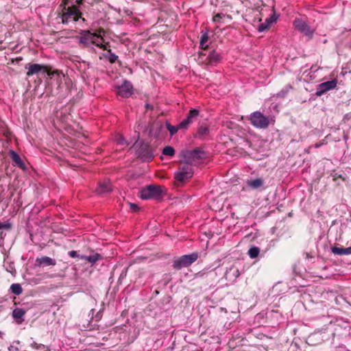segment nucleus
Instances as JSON below:
<instances>
[{
    "mask_svg": "<svg viewBox=\"0 0 351 351\" xmlns=\"http://www.w3.org/2000/svg\"><path fill=\"white\" fill-rule=\"evenodd\" d=\"M249 120L250 123L255 128L259 129H267L271 121H274L269 117L265 116L260 111H255L250 114Z\"/></svg>",
    "mask_w": 351,
    "mask_h": 351,
    "instance_id": "1",
    "label": "nucleus"
},
{
    "mask_svg": "<svg viewBox=\"0 0 351 351\" xmlns=\"http://www.w3.org/2000/svg\"><path fill=\"white\" fill-rule=\"evenodd\" d=\"M199 258V253L195 252L190 254L182 255L173 261L172 267L180 270L183 267H187L195 263Z\"/></svg>",
    "mask_w": 351,
    "mask_h": 351,
    "instance_id": "2",
    "label": "nucleus"
},
{
    "mask_svg": "<svg viewBox=\"0 0 351 351\" xmlns=\"http://www.w3.org/2000/svg\"><path fill=\"white\" fill-rule=\"evenodd\" d=\"M139 196L142 199L161 198L162 191L160 186L150 184L141 189Z\"/></svg>",
    "mask_w": 351,
    "mask_h": 351,
    "instance_id": "3",
    "label": "nucleus"
},
{
    "mask_svg": "<svg viewBox=\"0 0 351 351\" xmlns=\"http://www.w3.org/2000/svg\"><path fill=\"white\" fill-rule=\"evenodd\" d=\"M193 175V169L191 164L180 163L178 171L175 173L174 178L177 182H184L192 178Z\"/></svg>",
    "mask_w": 351,
    "mask_h": 351,
    "instance_id": "4",
    "label": "nucleus"
},
{
    "mask_svg": "<svg viewBox=\"0 0 351 351\" xmlns=\"http://www.w3.org/2000/svg\"><path fill=\"white\" fill-rule=\"evenodd\" d=\"M199 58L206 64L214 66L221 62L222 56L217 50H212L209 51L208 55L204 53L203 51L199 52Z\"/></svg>",
    "mask_w": 351,
    "mask_h": 351,
    "instance_id": "5",
    "label": "nucleus"
},
{
    "mask_svg": "<svg viewBox=\"0 0 351 351\" xmlns=\"http://www.w3.org/2000/svg\"><path fill=\"white\" fill-rule=\"evenodd\" d=\"M49 65L47 64H40L36 63H29L25 64V69H27L26 75L27 77L32 76L34 75H38L39 73H46L49 71Z\"/></svg>",
    "mask_w": 351,
    "mask_h": 351,
    "instance_id": "6",
    "label": "nucleus"
},
{
    "mask_svg": "<svg viewBox=\"0 0 351 351\" xmlns=\"http://www.w3.org/2000/svg\"><path fill=\"white\" fill-rule=\"evenodd\" d=\"M337 80L333 79L330 81L321 83L317 86L315 95L320 97L329 90H333L337 87Z\"/></svg>",
    "mask_w": 351,
    "mask_h": 351,
    "instance_id": "7",
    "label": "nucleus"
},
{
    "mask_svg": "<svg viewBox=\"0 0 351 351\" xmlns=\"http://www.w3.org/2000/svg\"><path fill=\"white\" fill-rule=\"evenodd\" d=\"M199 114V111L198 110L195 108L191 109L186 118L179 123V128L183 130H187L190 125L198 117Z\"/></svg>",
    "mask_w": 351,
    "mask_h": 351,
    "instance_id": "8",
    "label": "nucleus"
},
{
    "mask_svg": "<svg viewBox=\"0 0 351 351\" xmlns=\"http://www.w3.org/2000/svg\"><path fill=\"white\" fill-rule=\"evenodd\" d=\"M117 94L123 97H129L132 94L133 86L132 83L128 80H124L121 85L118 86Z\"/></svg>",
    "mask_w": 351,
    "mask_h": 351,
    "instance_id": "9",
    "label": "nucleus"
},
{
    "mask_svg": "<svg viewBox=\"0 0 351 351\" xmlns=\"http://www.w3.org/2000/svg\"><path fill=\"white\" fill-rule=\"evenodd\" d=\"M94 39H96L95 33H92L88 30L83 31L81 33L79 43L82 44L84 47H88L92 45V43H95Z\"/></svg>",
    "mask_w": 351,
    "mask_h": 351,
    "instance_id": "10",
    "label": "nucleus"
},
{
    "mask_svg": "<svg viewBox=\"0 0 351 351\" xmlns=\"http://www.w3.org/2000/svg\"><path fill=\"white\" fill-rule=\"evenodd\" d=\"M293 24L297 29L304 33L306 36L309 38H312L313 31L311 29L310 26L301 19H295Z\"/></svg>",
    "mask_w": 351,
    "mask_h": 351,
    "instance_id": "11",
    "label": "nucleus"
},
{
    "mask_svg": "<svg viewBox=\"0 0 351 351\" xmlns=\"http://www.w3.org/2000/svg\"><path fill=\"white\" fill-rule=\"evenodd\" d=\"M138 156L141 157L144 162L151 161L154 158L152 148L147 145L142 146L139 149Z\"/></svg>",
    "mask_w": 351,
    "mask_h": 351,
    "instance_id": "12",
    "label": "nucleus"
},
{
    "mask_svg": "<svg viewBox=\"0 0 351 351\" xmlns=\"http://www.w3.org/2000/svg\"><path fill=\"white\" fill-rule=\"evenodd\" d=\"M278 19V16L275 12H274L269 17L267 18L265 21L263 23H261L258 27V30L260 32L267 30L271 25L275 23Z\"/></svg>",
    "mask_w": 351,
    "mask_h": 351,
    "instance_id": "13",
    "label": "nucleus"
},
{
    "mask_svg": "<svg viewBox=\"0 0 351 351\" xmlns=\"http://www.w3.org/2000/svg\"><path fill=\"white\" fill-rule=\"evenodd\" d=\"M47 75L51 80H54L58 86L62 84V77H64V74L62 71L58 70H52V67L51 66L49 68Z\"/></svg>",
    "mask_w": 351,
    "mask_h": 351,
    "instance_id": "14",
    "label": "nucleus"
},
{
    "mask_svg": "<svg viewBox=\"0 0 351 351\" xmlns=\"http://www.w3.org/2000/svg\"><path fill=\"white\" fill-rule=\"evenodd\" d=\"M36 265L38 267L55 266L56 261L49 256H43L36 259Z\"/></svg>",
    "mask_w": 351,
    "mask_h": 351,
    "instance_id": "15",
    "label": "nucleus"
},
{
    "mask_svg": "<svg viewBox=\"0 0 351 351\" xmlns=\"http://www.w3.org/2000/svg\"><path fill=\"white\" fill-rule=\"evenodd\" d=\"M112 191L111 183L109 181H103L99 183L98 187L96 189V193L99 195H104Z\"/></svg>",
    "mask_w": 351,
    "mask_h": 351,
    "instance_id": "16",
    "label": "nucleus"
},
{
    "mask_svg": "<svg viewBox=\"0 0 351 351\" xmlns=\"http://www.w3.org/2000/svg\"><path fill=\"white\" fill-rule=\"evenodd\" d=\"M9 156L12 159V162L16 165L17 167H20L22 169H25L26 168V166L22 159L21 158L20 156L14 150H10L9 152Z\"/></svg>",
    "mask_w": 351,
    "mask_h": 351,
    "instance_id": "17",
    "label": "nucleus"
},
{
    "mask_svg": "<svg viewBox=\"0 0 351 351\" xmlns=\"http://www.w3.org/2000/svg\"><path fill=\"white\" fill-rule=\"evenodd\" d=\"M26 313V310L21 308H16L12 311V317L17 324H21L23 322V316Z\"/></svg>",
    "mask_w": 351,
    "mask_h": 351,
    "instance_id": "18",
    "label": "nucleus"
},
{
    "mask_svg": "<svg viewBox=\"0 0 351 351\" xmlns=\"http://www.w3.org/2000/svg\"><path fill=\"white\" fill-rule=\"evenodd\" d=\"M331 252L335 254L340 256L351 254V246L349 247L334 246L331 248Z\"/></svg>",
    "mask_w": 351,
    "mask_h": 351,
    "instance_id": "19",
    "label": "nucleus"
},
{
    "mask_svg": "<svg viewBox=\"0 0 351 351\" xmlns=\"http://www.w3.org/2000/svg\"><path fill=\"white\" fill-rule=\"evenodd\" d=\"M247 185L252 189H256L263 185V180L262 178H256L254 180H249L246 182Z\"/></svg>",
    "mask_w": 351,
    "mask_h": 351,
    "instance_id": "20",
    "label": "nucleus"
},
{
    "mask_svg": "<svg viewBox=\"0 0 351 351\" xmlns=\"http://www.w3.org/2000/svg\"><path fill=\"white\" fill-rule=\"evenodd\" d=\"M193 161L201 160L206 157L205 152L199 147H197L192 150Z\"/></svg>",
    "mask_w": 351,
    "mask_h": 351,
    "instance_id": "21",
    "label": "nucleus"
},
{
    "mask_svg": "<svg viewBox=\"0 0 351 351\" xmlns=\"http://www.w3.org/2000/svg\"><path fill=\"white\" fill-rule=\"evenodd\" d=\"M101 258V256L98 254L95 253L93 255L90 256H86V255H82L80 256L81 260H85L91 264H95L97 261L100 260Z\"/></svg>",
    "mask_w": 351,
    "mask_h": 351,
    "instance_id": "22",
    "label": "nucleus"
},
{
    "mask_svg": "<svg viewBox=\"0 0 351 351\" xmlns=\"http://www.w3.org/2000/svg\"><path fill=\"white\" fill-rule=\"evenodd\" d=\"M182 156L183 157L184 161L181 162V163H189L191 165V163L193 162L192 150H183L182 152Z\"/></svg>",
    "mask_w": 351,
    "mask_h": 351,
    "instance_id": "23",
    "label": "nucleus"
},
{
    "mask_svg": "<svg viewBox=\"0 0 351 351\" xmlns=\"http://www.w3.org/2000/svg\"><path fill=\"white\" fill-rule=\"evenodd\" d=\"M95 38L96 39H94L95 43H92V45H95V46L99 47L100 49H102L103 50H107L106 45L102 44V42L104 41L103 38L97 34H95Z\"/></svg>",
    "mask_w": 351,
    "mask_h": 351,
    "instance_id": "24",
    "label": "nucleus"
},
{
    "mask_svg": "<svg viewBox=\"0 0 351 351\" xmlns=\"http://www.w3.org/2000/svg\"><path fill=\"white\" fill-rule=\"evenodd\" d=\"M106 51L107 53L104 55V58L106 59H108L110 63H114L117 60L118 56L114 53H112L111 51V49H107Z\"/></svg>",
    "mask_w": 351,
    "mask_h": 351,
    "instance_id": "25",
    "label": "nucleus"
},
{
    "mask_svg": "<svg viewBox=\"0 0 351 351\" xmlns=\"http://www.w3.org/2000/svg\"><path fill=\"white\" fill-rule=\"evenodd\" d=\"M10 290L12 293L16 295H19L23 292L22 287L19 283L12 284L10 286Z\"/></svg>",
    "mask_w": 351,
    "mask_h": 351,
    "instance_id": "26",
    "label": "nucleus"
},
{
    "mask_svg": "<svg viewBox=\"0 0 351 351\" xmlns=\"http://www.w3.org/2000/svg\"><path fill=\"white\" fill-rule=\"evenodd\" d=\"M259 253L260 248L256 246L251 247L247 252V254L251 258H256L258 256Z\"/></svg>",
    "mask_w": 351,
    "mask_h": 351,
    "instance_id": "27",
    "label": "nucleus"
},
{
    "mask_svg": "<svg viewBox=\"0 0 351 351\" xmlns=\"http://www.w3.org/2000/svg\"><path fill=\"white\" fill-rule=\"evenodd\" d=\"M162 153L165 156H173L175 154V149L171 146H166L163 148Z\"/></svg>",
    "mask_w": 351,
    "mask_h": 351,
    "instance_id": "28",
    "label": "nucleus"
},
{
    "mask_svg": "<svg viewBox=\"0 0 351 351\" xmlns=\"http://www.w3.org/2000/svg\"><path fill=\"white\" fill-rule=\"evenodd\" d=\"M166 127L171 136H173L178 132V130H182V128H179V124L177 126H173L171 125L170 123H167Z\"/></svg>",
    "mask_w": 351,
    "mask_h": 351,
    "instance_id": "29",
    "label": "nucleus"
},
{
    "mask_svg": "<svg viewBox=\"0 0 351 351\" xmlns=\"http://www.w3.org/2000/svg\"><path fill=\"white\" fill-rule=\"evenodd\" d=\"M209 130L206 125H201L197 130V134L199 137H203L208 134Z\"/></svg>",
    "mask_w": 351,
    "mask_h": 351,
    "instance_id": "30",
    "label": "nucleus"
},
{
    "mask_svg": "<svg viewBox=\"0 0 351 351\" xmlns=\"http://www.w3.org/2000/svg\"><path fill=\"white\" fill-rule=\"evenodd\" d=\"M208 36L207 34V33H204L203 34L202 36H201V38H200V47L201 48L203 49V50H206L207 49V45H204L205 43L208 41Z\"/></svg>",
    "mask_w": 351,
    "mask_h": 351,
    "instance_id": "31",
    "label": "nucleus"
},
{
    "mask_svg": "<svg viewBox=\"0 0 351 351\" xmlns=\"http://www.w3.org/2000/svg\"><path fill=\"white\" fill-rule=\"evenodd\" d=\"M12 228V225L9 222H0V230L5 229L10 230Z\"/></svg>",
    "mask_w": 351,
    "mask_h": 351,
    "instance_id": "32",
    "label": "nucleus"
},
{
    "mask_svg": "<svg viewBox=\"0 0 351 351\" xmlns=\"http://www.w3.org/2000/svg\"><path fill=\"white\" fill-rule=\"evenodd\" d=\"M232 272L235 278H238L240 275L239 271L237 269L230 268L228 271H226V275H228L230 273Z\"/></svg>",
    "mask_w": 351,
    "mask_h": 351,
    "instance_id": "33",
    "label": "nucleus"
},
{
    "mask_svg": "<svg viewBox=\"0 0 351 351\" xmlns=\"http://www.w3.org/2000/svg\"><path fill=\"white\" fill-rule=\"evenodd\" d=\"M328 142L325 139H322L319 142L315 143L313 146H310L308 149H311L312 147H314L315 148H319L322 145H326Z\"/></svg>",
    "mask_w": 351,
    "mask_h": 351,
    "instance_id": "34",
    "label": "nucleus"
},
{
    "mask_svg": "<svg viewBox=\"0 0 351 351\" xmlns=\"http://www.w3.org/2000/svg\"><path fill=\"white\" fill-rule=\"evenodd\" d=\"M225 16H226L225 14H223L221 13H218L213 16V21L215 23H218V22H219L220 19H222L223 17H224Z\"/></svg>",
    "mask_w": 351,
    "mask_h": 351,
    "instance_id": "35",
    "label": "nucleus"
},
{
    "mask_svg": "<svg viewBox=\"0 0 351 351\" xmlns=\"http://www.w3.org/2000/svg\"><path fill=\"white\" fill-rule=\"evenodd\" d=\"M68 254H69V256H71V258H76V257H77L80 259V256H82V255H80L77 253V252L75 251V250L69 251Z\"/></svg>",
    "mask_w": 351,
    "mask_h": 351,
    "instance_id": "36",
    "label": "nucleus"
},
{
    "mask_svg": "<svg viewBox=\"0 0 351 351\" xmlns=\"http://www.w3.org/2000/svg\"><path fill=\"white\" fill-rule=\"evenodd\" d=\"M35 349L40 351H50V350L43 344H39V346L35 347Z\"/></svg>",
    "mask_w": 351,
    "mask_h": 351,
    "instance_id": "37",
    "label": "nucleus"
},
{
    "mask_svg": "<svg viewBox=\"0 0 351 351\" xmlns=\"http://www.w3.org/2000/svg\"><path fill=\"white\" fill-rule=\"evenodd\" d=\"M129 205H130V209L132 210H133L134 212H137L139 210L138 206L136 204L130 203Z\"/></svg>",
    "mask_w": 351,
    "mask_h": 351,
    "instance_id": "38",
    "label": "nucleus"
},
{
    "mask_svg": "<svg viewBox=\"0 0 351 351\" xmlns=\"http://www.w3.org/2000/svg\"><path fill=\"white\" fill-rule=\"evenodd\" d=\"M5 123L0 119V132H4Z\"/></svg>",
    "mask_w": 351,
    "mask_h": 351,
    "instance_id": "39",
    "label": "nucleus"
},
{
    "mask_svg": "<svg viewBox=\"0 0 351 351\" xmlns=\"http://www.w3.org/2000/svg\"><path fill=\"white\" fill-rule=\"evenodd\" d=\"M5 30H6L5 25L0 23V32H2L5 31Z\"/></svg>",
    "mask_w": 351,
    "mask_h": 351,
    "instance_id": "40",
    "label": "nucleus"
},
{
    "mask_svg": "<svg viewBox=\"0 0 351 351\" xmlns=\"http://www.w3.org/2000/svg\"><path fill=\"white\" fill-rule=\"evenodd\" d=\"M38 346H39V344H38V343H37L36 342H34H34L32 343V348H34V349H35V347H37Z\"/></svg>",
    "mask_w": 351,
    "mask_h": 351,
    "instance_id": "41",
    "label": "nucleus"
},
{
    "mask_svg": "<svg viewBox=\"0 0 351 351\" xmlns=\"http://www.w3.org/2000/svg\"><path fill=\"white\" fill-rule=\"evenodd\" d=\"M337 178H341V176L337 175V173H335V175L334 176V179L335 180Z\"/></svg>",
    "mask_w": 351,
    "mask_h": 351,
    "instance_id": "42",
    "label": "nucleus"
},
{
    "mask_svg": "<svg viewBox=\"0 0 351 351\" xmlns=\"http://www.w3.org/2000/svg\"><path fill=\"white\" fill-rule=\"evenodd\" d=\"M306 258H312V257H313V256H311V255H310V254H309V253H308V252H306Z\"/></svg>",
    "mask_w": 351,
    "mask_h": 351,
    "instance_id": "43",
    "label": "nucleus"
},
{
    "mask_svg": "<svg viewBox=\"0 0 351 351\" xmlns=\"http://www.w3.org/2000/svg\"><path fill=\"white\" fill-rule=\"evenodd\" d=\"M147 108H152V106L150 104H146Z\"/></svg>",
    "mask_w": 351,
    "mask_h": 351,
    "instance_id": "44",
    "label": "nucleus"
},
{
    "mask_svg": "<svg viewBox=\"0 0 351 351\" xmlns=\"http://www.w3.org/2000/svg\"><path fill=\"white\" fill-rule=\"evenodd\" d=\"M93 1L95 3H99V2L101 1V0H93Z\"/></svg>",
    "mask_w": 351,
    "mask_h": 351,
    "instance_id": "45",
    "label": "nucleus"
},
{
    "mask_svg": "<svg viewBox=\"0 0 351 351\" xmlns=\"http://www.w3.org/2000/svg\"><path fill=\"white\" fill-rule=\"evenodd\" d=\"M282 96H284L285 95V93H283L282 91H281V93H280Z\"/></svg>",
    "mask_w": 351,
    "mask_h": 351,
    "instance_id": "46",
    "label": "nucleus"
},
{
    "mask_svg": "<svg viewBox=\"0 0 351 351\" xmlns=\"http://www.w3.org/2000/svg\"><path fill=\"white\" fill-rule=\"evenodd\" d=\"M227 17H228L229 19H231V16L229 15H227Z\"/></svg>",
    "mask_w": 351,
    "mask_h": 351,
    "instance_id": "47",
    "label": "nucleus"
},
{
    "mask_svg": "<svg viewBox=\"0 0 351 351\" xmlns=\"http://www.w3.org/2000/svg\"><path fill=\"white\" fill-rule=\"evenodd\" d=\"M1 335V332H0V335Z\"/></svg>",
    "mask_w": 351,
    "mask_h": 351,
    "instance_id": "48",
    "label": "nucleus"
}]
</instances>
